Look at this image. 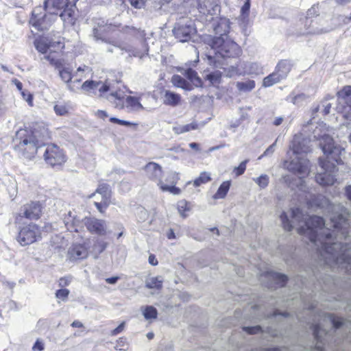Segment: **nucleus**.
<instances>
[{"instance_id": "nucleus-63", "label": "nucleus", "mask_w": 351, "mask_h": 351, "mask_svg": "<svg viewBox=\"0 0 351 351\" xmlns=\"http://www.w3.org/2000/svg\"><path fill=\"white\" fill-rule=\"evenodd\" d=\"M345 194L347 198L351 201V185H348L345 189Z\"/></svg>"}, {"instance_id": "nucleus-28", "label": "nucleus", "mask_w": 351, "mask_h": 351, "mask_svg": "<svg viewBox=\"0 0 351 351\" xmlns=\"http://www.w3.org/2000/svg\"><path fill=\"white\" fill-rule=\"evenodd\" d=\"M230 185L231 182L229 180L223 182L217 192L213 195V199H219L225 198L230 189Z\"/></svg>"}, {"instance_id": "nucleus-55", "label": "nucleus", "mask_w": 351, "mask_h": 351, "mask_svg": "<svg viewBox=\"0 0 351 351\" xmlns=\"http://www.w3.org/2000/svg\"><path fill=\"white\" fill-rule=\"evenodd\" d=\"M184 133L191 130L198 129V124L196 122H192L189 124L183 125Z\"/></svg>"}, {"instance_id": "nucleus-46", "label": "nucleus", "mask_w": 351, "mask_h": 351, "mask_svg": "<svg viewBox=\"0 0 351 351\" xmlns=\"http://www.w3.org/2000/svg\"><path fill=\"white\" fill-rule=\"evenodd\" d=\"M36 49L41 53H44V38L43 34L38 35L34 40Z\"/></svg>"}, {"instance_id": "nucleus-36", "label": "nucleus", "mask_w": 351, "mask_h": 351, "mask_svg": "<svg viewBox=\"0 0 351 351\" xmlns=\"http://www.w3.org/2000/svg\"><path fill=\"white\" fill-rule=\"evenodd\" d=\"M281 80H282L278 75V73L274 72L263 79V86L269 87Z\"/></svg>"}, {"instance_id": "nucleus-17", "label": "nucleus", "mask_w": 351, "mask_h": 351, "mask_svg": "<svg viewBox=\"0 0 351 351\" xmlns=\"http://www.w3.org/2000/svg\"><path fill=\"white\" fill-rule=\"evenodd\" d=\"M44 8L36 7L34 9L32 13V17L29 20V23L32 25L33 29L32 33L35 36L38 34V32H41L43 29L44 25V14L43 10Z\"/></svg>"}, {"instance_id": "nucleus-40", "label": "nucleus", "mask_w": 351, "mask_h": 351, "mask_svg": "<svg viewBox=\"0 0 351 351\" xmlns=\"http://www.w3.org/2000/svg\"><path fill=\"white\" fill-rule=\"evenodd\" d=\"M269 276L270 278L274 280L275 282L280 287L284 286L287 280V277L285 275L279 273L270 272L269 273Z\"/></svg>"}, {"instance_id": "nucleus-15", "label": "nucleus", "mask_w": 351, "mask_h": 351, "mask_svg": "<svg viewBox=\"0 0 351 351\" xmlns=\"http://www.w3.org/2000/svg\"><path fill=\"white\" fill-rule=\"evenodd\" d=\"M97 194L101 196L100 202H95L94 204L100 213H104L110 204L111 190L109 185L106 184H100L97 187L95 193H93L90 197Z\"/></svg>"}, {"instance_id": "nucleus-8", "label": "nucleus", "mask_w": 351, "mask_h": 351, "mask_svg": "<svg viewBox=\"0 0 351 351\" xmlns=\"http://www.w3.org/2000/svg\"><path fill=\"white\" fill-rule=\"evenodd\" d=\"M47 59L50 64L58 71L59 75L62 80L69 84L68 88L72 91H75L78 87H75L72 83L73 75L71 73L72 67L70 64L64 58L58 57L56 55H48Z\"/></svg>"}, {"instance_id": "nucleus-60", "label": "nucleus", "mask_w": 351, "mask_h": 351, "mask_svg": "<svg viewBox=\"0 0 351 351\" xmlns=\"http://www.w3.org/2000/svg\"><path fill=\"white\" fill-rule=\"evenodd\" d=\"M71 282V279L69 278H61L59 280V285L62 287H66Z\"/></svg>"}, {"instance_id": "nucleus-44", "label": "nucleus", "mask_w": 351, "mask_h": 351, "mask_svg": "<svg viewBox=\"0 0 351 351\" xmlns=\"http://www.w3.org/2000/svg\"><path fill=\"white\" fill-rule=\"evenodd\" d=\"M327 318L330 321V324L335 328H339L344 324V319L341 317H335L332 315H328Z\"/></svg>"}, {"instance_id": "nucleus-10", "label": "nucleus", "mask_w": 351, "mask_h": 351, "mask_svg": "<svg viewBox=\"0 0 351 351\" xmlns=\"http://www.w3.org/2000/svg\"><path fill=\"white\" fill-rule=\"evenodd\" d=\"M337 111L346 119L351 118V86H346L337 93Z\"/></svg>"}, {"instance_id": "nucleus-50", "label": "nucleus", "mask_w": 351, "mask_h": 351, "mask_svg": "<svg viewBox=\"0 0 351 351\" xmlns=\"http://www.w3.org/2000/svg\"><path fill=\"white\" fill-rule=\"evenodd\" d=\"M21 94L23 99H25L30 106H32V95L24 90L21 91Z\"/></svg>"}, {"instance_id": "nucleus-6", "label": "nucleus", "mask_w": 351, "mask_h": 351, "mask_svg": "<svg viewBox=\"0 0 351 351\" xmlns=\"http://www.w3.org/2000/svg\"><path fill=\"white\" fill-rule=\"evenodd\" d=\"M107 99L118 109H125L128 112H139L145 109L141 103V97L127 96L120 88H114L107 96Z\"/></svg>"}, {"instance_id": "nucleus-52", "label": "nucleus", "mask_w": 351, "mask_h": 351, "mask_svg": "<svg viewBox=\"0 0 351 351\" xmlns=\"http://www.w3.org/2000/svg\"><path fill=\"white\" fill-rule=\"evenodd\" d=\"M243 329L249 334H256L261 331V328L259 326L243 327Z\"/></svg>"}, {"instance_id": "nucleus-11", "label": "nucleus", "mask_w": 351, "mask_h": 351, "mask_svg": "<svg viewBox=\"0 0 351 351\" xmlns=\"http://www.w3.org/2000/svg\"><path fill=\"white\" fill-rule=\"evenodd\" d=\"M195 32L193 23L189 19H183L176 23L173 29L174 36L182 43L189 41Z\"/></svg>"}, {"instance_id": "nucleus-39", "label": "nucleus", "mask_w": 351, "mask_h": 351, "mask_svg": "<svg viewBox=\"0 0 351 351\" xmlns=\"http://www.w3.org/2000/svg\"><path fill=\"white\" fill-rule=\"evenodd\" d=\"M205 78L208 80L211 84L215 86L219 84L221 82V73L219 71H215L206 74Z\"/></svg>"}, {"instance_id": "nucleus-23", "label": "nucleus", "mask_w": 351, "mask_h": 351, "mask_svg": "<svg viewBox=\"0 0 351 351\" xmlns=\"http://www.w3.org/2000/svg\"><path fill=\"white\" fill-rule=\"evenodd\" d=\"M121 50H125L130 56L138 57L142 58L147 54L148 47L145 40L141 43V48L136 49L131 45L120 47Z\"/></svg>"}, {"instance_id": "nucleus-48", "label": "nucleus", "mask_w": 351, "mask_h": 351, "mask_svg": "<svg viewBox=\"0 0 351 351\" xmlns=\"http://www.w3.org/2000/svg\"><path fill=\"white\" fill-rule=\"evenodd\" d=\"M250 0H246L243 5L241 8V17L244 20L245 19L250 12Z\"/></svg>"}, {"instance_id": "nucleus-43", "label": "nucleus", "mask_w": 351, "mask_h": 351, "mask_svg": "<svg viewBox=\"0 0 351 351\" xmlns=\"http://www.w3.org/2000/svg\"><path fill=\"white\" fill-rule=\"evenodd\" d=\"M323 335H326V332L324 330L319 324L315 325L313 327V335L315 339L317 341V343H322L323 342Z\"/></svg>"}, {"instance_id": "nucleus-49", "label": "nucleus", "mask_w": 351, "mask_h": 351, "mask_svg": "<svg viewBox=\"0 0 351 351\" xmlns=\"http://www.w3.org/2000/svg\"><path fill=\"white\" fill-rule=\"evenodd\" d=\"M69 294V291L66 289H59L56 293L57 298L62 300V301H65L67 299Z\"/></svg>"}, {"instance_id": "nucleus-35", "label": "nucleus", "mask_w": 351, "mask_h": 351, "mask_svg": "<svg viewBox=\"0 0 351 351\" xmlns=\"http://www.w3.org/2000/svg\"><path fill=\"white\" fill-rule=\"evenodd\" d=\"M71 0H47L45 1V10L47 9V5L51 3L53 8L57 10H63L66 7L69 6V3L71 4Z\"/></svg>"}, {"instance_id": "nucleus-18", "label": "nucleus", "mask_w": 351, "mask_h": 351, "mask_svg": "<svg viewBox=\"0 0 351 351\" xmlns=\"http://www.w3.org/2000/svg\"><path fill=\"white\" fill-rule=\"evenodd\" d=\"M262 73V67L256 62H249L245 64L243 71L232 66L228 75L232 77L234 75H259Z\"/></svg>"}, {"instance_id": "nucleus-64", "label": "nucleus", "mask_w": 351, "mask_h": 351, "mask_svg": "<svg viewBox=\"0 0 351 351\" xmlns=\"http://www.w3.org/2000/svg\"><path fill=\"white\" fill-rule=\"evenodd\" d=\"M119 280V277L117 276H114V277H111V278H108L106 279V282H108V284H115Z\"/></svg>"}, {"instance_id": "nucleus-30", "label": "nucleus", "mask_w": 351, "mask_h": 351, "mask_svg": "<svg viewBox=\"0 0 351 351\" xmlns=\"http://www.w3.org/2000/svg\"><path fill=\"white\" fill-rule=\"evenodd\" d=\"M290 71L289 64L285 60L280 61L276 68L274 73H278V77L283 80L285 79Z\"/></svg>"}, {"instance_id": "nucleus-19", "label": "nucleus", "mask_w": 351, "mask_h": 351, "mask_svg": "<svg viewBox=\"0 0 351 351\" xmlns=\"http://www.w3.org/2000/svg\"><path fill=\"white\" fill-rule=\"evenodd\" d=\"M41 212V204L38 202H32L21 208L20 215L29 219H36L40 216Z\"/></svg>"}, {"instance_id": "nucleus-47", "label": "nucleus", "mask_w": 351, "mask_h": 351, "mask_svg": "<svg viewBox=\"0 0 351 351\" xmlns=\"http://www.w3.org/2000/svg\"><path fill=\"white\" fill-rule=\"evenodd\" d=\"M54 111L57 115L63 116L68 113V107L64 104H56L53 107Z\"/></svg>"}, {"instance_id": "nucleus-24", "label": "nucleus", "mask_w": 351, "mask_h": 351, "mask_svg": "<svg viewBox=\"0 0 351 351\" xmlns=\"http://www.w3.org/2000/svg\"><path fill=\"white\" fill-rule=\"evenodd\" d=\"M162 99L163 104L165 105L176 106L180 104L181 97L179 94H177L169 90H165L163 92Z\"/></svg>"}, {"instance_id": "nucleus-58", "label": "nucleus", "mask_w": 351, "mask_h": 351, "mask_svg": "<svg viewBox=\"0 0 351 351\" xmlns=\"http://www.w3.org/2000/svg\"><path fill=\"white\" fill-rule=\"evenodd\" d=\"M306 99V95L304 94H300L297 96H294L291 98V101L294 104H298L300 100H304Z\"/></svg>"}, {"instance_id": "nucleus-25", "label": "nucleus", "mask_w": 351, "mask_h": 351, "mask_svg": "<svg viewBox=\"0 0 351 351\" xmlns=\"http://www.w3.org/2000/svg\"><path fill=\"white\" fill-rule=\"evenodd\" d=\"M64 47V44L60 36L56 37L54 39H49L45 38V55L48 51H53L56 53L57 50H61Z\"/></svg>"}, {"instance_id": "nucleus-37", "label": "nucleus", "mask_w": 351, "mask_h": 351, "mask_svg": "<svg viewBox=\"0 0 351 351\" xmlns=\"http://www.w3.org/2000/svg\"><path fill=\"white\" fill-rule=\"evenodd\" d=\"M255 87V82L254 80H247L246 82H238L237 83V88L239 91L249 92L254 89Z\"/></svg>"}, {"instance_id": "nucleus-2", "label": "nucleus", "mask_w": 351, "mask_h": 351, "mask_svg": "<svg viewBox=\"0 0 351 351\" xmlns=\"http://www.w3.org/2000/svg\"><path fill=\"white\" fill-rule=\"evenodd\" d=\"M212 27L219 36H206L204 38L206 56L210 64L215 67L223 64L222 60L226 58L237 57L241 53L239 46L228 37L231 27V22L225 16H213Z\"/></svg>"}, {"instance_id": "nucleus-9", "label": "nucleus", "mask_w": 351, "mask_h": 351, "mask_svg": "<svg viewBox=\"0 0 351 351\" xmlns=\"http://www.w3.org/2000/svg\"><path fill=\"white\" fill-rule=\"evenodd\" d=\"M39 239H41V230L37 225L34 223L23 227L16 237L17 241L22 246L30 245Z\"/></svg>"}, {"instance_id": "nucleus-33", "label": "nucleus", "mask_w": 351, "mask_h": 351, "mask_svg": "<svg viewBox=\"0 0 351 351\" xmlns=\"http://www.w3.org/2000/svg\"><path fill=\"white\" fill-rule=\"evenodd\" d=\"M163 279L161 276L150 277L145 282L146 287L149 289H160L162 287Z\"/></svg>"}, {"instance_id": "nucleus-41", "label": "nucleus", "mask_w": 351, "mask_h": 351, "mask_svg": "<svg viewBox=\"0 0 351 351\" xmlns=\"http://www.w3.org/2000/svg\"><path fill=\"white\" fill-rule=\"evenodd\" d=\"M253 181L260 187V189H265L269 182V178L266 174H262L259 177L254 178Z\"/></svg>"}, {"instance_id": "nucleus-57", "label": "nucleus", "mask_w": 351, "mask_h": 351, "mask_svg": "<svg viewBox=\"0 0 351 351\" xmlns=\"http://www.w3.org/2000/svg\"><path fill=\"white\" fill-rule=\"evenodd\" d=\"M276 143L271 145L265 151V152L258 158V159H261L263 156H267L269 154H271L274 152V147H275Z\"/></svg>"}, {"instance_id": "nucleus-34", "label": "nucleus", "mask_w": 351, "mask_h": 351, "mask_svg": "<svg viewBox=\"0 0 351 351\" xmlns=\"http://www.w3.org/2000/svg\"><path fill=\"white\" fill-rule=\"evenodd\" d=\"M183 74L195 86H199L201 85V80L197 75V73L191 69H188L184 71Z\"/></svg>"}, {"instance_id": "nucleus-62", "label": "nucleus", "mask_w": 351, "mask_h": 351, "mask_svg": "<svg viewBox=\"0 0 351 351\" xmlns=\"http://www.w3.org/2000/svg\"><path fill=\"white\" fill-rule=\"evenodd\" d=\"M324 110L323 112L324 114H328L330 112L331 104L330 103H325L323 104Z\"/></svg>"}, {"instance_id": "nucleus-14", "label": "nucleus", "mask_w": 351, "mask_h": 351, "mask_svg": "<svg viewBox=\"0 0 351 351\" xmlns=\"http://www.w3.org/2000/svg\"><path fill=\"white\" fill-rule=\"evenodd\" d=\"M114 84L106 82L104 84L101 82H95L92 80H86L81 86V88L85 92L97 94V91H98L101 97H106V93L110 92V93H111L112 90H114Z\"/></svg>"}, {"instance_id": "nucleus-56", "label": "nucleus", "mask_w": 351, "mask_h": 351, "mask_svg": "<svg viewBox=\"0 0 351 351\" xmlns=\"http://www.w3.org/2000/svg\"><path fill=\"white\" fill-rule=\"evenodd\" d=\"M124 327H125V322H123L121 324H120L116 328H114L113 330H112L111 335H117L119 334L124 330Z\"/></svg>"}, {"instance_id": "nucleus-54", "label": "nucleus", "mask_w": 351, "mask_h": 351, "mask_svg": "<svg viewBox=\"0 0 351 351\" xmlns=\"http://www.w3.org/2000/svg\"><path fill=\"white\" fill-rule=\"evenodd\" d=\"M146 0H130L131 5L135 8L140 9L143 8L145 3Z\"/></svg>"}, {"instance_id": "nucleus-59", "label": "nucleus", "mask_w": 351, "mask_h": 351, "mask_svg": "<svg viewBox=\"0 0 351 351\" xmlns=\"http://www.w3.org/2000/svg\"><path fill=\"white\" fill-rule=\"evenodd\" d=\"M32 350L34 351H41L43 350V342L40 340H37L34 343Z\"/></svg>"}, {"instance_id": "nucleus-42", "label": "nucleus", "mask_w": 351, "mask_h": 351, "mask_svg": "<svg viewBox=\"0 0 351 351\" xmlns=\"http://www.w3.org/2000/svg\"><path fill=\"white\" fill-rule=\"evenodd\" d=\"M177 205L179 213L184 217L186 216V212H188L191 209L190 203L186 200L179 201Z\"/></svg>"}, {"instance_id": "nucleus-26", "label": "nucleus", "mask_w": 351, "mask_h": 351, "mask_svg": "<svg viewBox=\"0 0 351 351\" xmlns=\"http://www.w3.org/2000/svg\"><path fill=\"white\" fill-rule=\"evenodd\" d=\"M80 223L81 220L71 211H69L64 217V223L69 230L77 232V227Z\"/></svg>"}, {"instance_id": "nucleus-51", "label": "nucleus", "mask_w": 351, "mask_h": 351, "mask_svg": "<svg viewBox=\"0 0 351 351\" xmlns=\"http://www.w3.org/2000/svg\"><path fill=\"white\" fill-rule=\"evenodd\" d=\"M110 121L111 122H112V123H117V124H119V125H125V126H130V125H136L135 123H132L127 121L115 118V117H111L110 119Z\"/></svg>"}, {"instance_id": "nucleus-5", "label": "nucleus", "mask_w": 351, "mask_h": 351, "mask_svg": "<svg viewBox=\"0 0 351 351\" xmlns=\"http://www.w3.org/2000/svg\"><path fill=\"white\" fill-rule=\"evenodd\" d=\"M310 140L305 138L302 134H295L290 146L295 157L287 165L289 171L298 174L300 178L304 177L309 173V161L300 154L309 152Z\"/></svg>"}, {"instance_id": "nucleus-4", "label": "nucleus", "mask_w": 351, "mask_h": 351, "mask_svg": "<svg viewBox=\"0 0 351 351\" xmlns=\"http://www.w3.org/2000/svg\"><path fill=\"white\" fill-rule=\"evenodd\" d=\"M43 137L36 130L20 129L13 139L14 149L21 156L31 159L43 145Z\"/></svg>"}, {"instance_id": "nucleus-12", "label": "nucleus", "mask_w": 351, "mask_h": 351, "mask_svg": "<svg viewBox=\"0 0 351 351\" xmlns=\"http://www.w3.org/2000/svg\"><path fill=\"white\" fill-rule=\"evenodd\" d=\"M194 5L207 21L213 19V16L218 15L221 10L219 0H194Z\"/></svg>"}, {"instance_id": "nucleus-3", "label": "nucleus", "mask_w": 351, "mask_h": 351, "mask_svg": "<svg viewBox=\"0 0 351 351\" xmlns=\"http://www.w3.org/2000/svg\"><path fill=\"white\" fill-rule=\"evenodd\" d=\"M325 124H320L316 127L313 134L314 138L319 141V145L325 155L326 160L319 159V165L322 172L319 173L316 177V182L322 186H330L334 184L337 179L335 178V172L337 171V165L341 163V156L344 151L339 146L335 145L333 139L325 132L322 134V130L325 128Z\"/></svg>"}, {"instance_id": "nucleus-29", "label": "nucleus", "mask_w": 351, "mask_h": 351, "mask_svg": "<svg viewBox=\"0 0 351 351\" xmlns=\"http://www.w3.org/2000/svg\"><path fill=\"white\" fill-rule=\"evenodd\" d=\"M172 84L179 88H182L186 90L193 89V86L186 80L178 75H174L171 78Z\"/></svg>"}, {"instance_id": "nucleus-61", "label": "nucleus", "mask_w": 351, "mask_h": 351, "mask_svg": "<svg viewBox=\"0 0 351 351\" xmlns=\"http://www.w3.org/2000/svg\"><path fill=\"white\" fill-rule=\"evenodd\" d=\"M173 130L177 134L184 133L183 125L175 126L173 127Z\"/></svg>"}, {"instance_id": "nucleus-22", "label": "nucleus", "mask_w": 351, "mask_h": 351, "mask_svg": "<svg viewBox=\"0 0 351 351\" xmlns=\"http://www.w3.org/2000/svg\"><path fill=\"white\" fill-rule=\"evenodd\" d=\"M304 27V29H301L298 32V36L317 35L324 32L322 29L317 26V23L310 19H305Z\"/></svg>"}, {"instance_id": "nucleus-38", "label": "nucleus", "mask_w": 351, "mask_h": 351, "mask_svg": "<svg viewBox=\"0 0 351 351\" xmlns=\"http://www.w3.org/2000/svg\"><path fill=\"white\" fill-rule=\"evenodd\" d=\"M210 174L206 171L202 172L199 177L193 181V185L195 187L199 186L202 184H206L210 181Z\"/></svg>"}, {"instance_id": "nucleus-7", "label": "nucleus", "mask_w": 351, "mask_h": 351, "mask_svg": "<svg viewBox=\"0 0 351 351\" xmlns=\"http://www.w3.org/2000/svg\"><path fill=\"white\" fill-rule=\"evenodd\" d=\"M144 175L147 179L156 183L157 186L165 192H169L173 195L180 193V189L175 186V183L172 184H166L162 180L163 176L162 167L155 162H149L146 164L143 169Z\"/></svg>"}, {"instance_id": "nucleus-13", "label": "nucleus", "mask_w": 351, "mask_h": 351, "mask_svg": "<svg viewBox=\"0 0 351 351\" xmlns=\"http://www.w3.org/2000/svg\"><path fill=\"white\" fill-rule=\"evenodd\" d=\"M45 162L51 167L60 166L66 162L63 151L55 144H45Z\"/></svg>"}, {"instance_id": "nucleus-27", "label": "nucleus", "mask_w": 351, "mask_h": 351, "mask_svg": "<svg viewBox=\"0 0 351 351\" xmlns=\"http://www.w3.org/2000/svg\"><path fill=\"white\" fill-rule=\"evenodd\" d=\"M91 69L86 65H83L82 66H79L73 75V84L80 83L84 78H86L90 73Z\"/></svg>"}, {"instance_id": "nucleus-45", "label": "nucleus", "mask_w": 351, "mask_h": 351, "mask_svg": "<svg viewBox=\"0 0 351 351\" xmlns=\"http://www.w3.org/2000/svg\"><path fill=\"white\" fill-rule=\"evenodd\" d=\"M248 160H245L241 162L238 167H236L233 169V172L235 173L236 177L241 176L244 173Z\"/></svg>"}, {"instance_id": "nucleus-32", "label": "nucleus", "mask_w": 351, "mask_h": 351, "mask_svg": "<svg viewBox=\"0 0 351 351\" xmlns=\"http://www.w3.org/2000/svg\"><path fill=\"white\" fill-rule=\"evenodd\" d=\"M141 311L147 320L155 319L158 315V311L156 308L152 306H145L141 308Z\"/></svg>"}, {"instance_id": "nucleus-53", "label": "nucleus", "mask_w": 351, "mask_h": 351, "mask_svg": "<svg viewBox=\"0 0 351 351\" xmlns=\"http://www.w3.org/2000/svg\"><path fill=\"white\" fill-rule=\"evenodd\" d=\"M124 31L127 33H130V34H132L134 35L138 34L141 36H143L145 35L144 32L143 31H140L139 29H137L132 27H126L125 28Z\"/></svg>"}, {"instance_id": "nucleus-1", "label": "nucleus", "mask_w": 351, "mask_h": 351, "mask_svg": "<svg viewBox=\"0 0 351 351\" xmlns=\"http://www.w3.org/2000/svg\"><path fill=\"white\" fill-rule=\"evenodd\" d=\"M320 197L321 202L315 204L322 208L326 206V209L330 213V228L318 216L311 217L306 220V217L298 208L291 210V219L287 213L284 212L281 214L283 228L291 231L296 226L298 232L306 235L316 246L326 263H334L351 272V244L343 245L338 241H335L337 237L340 239L348 237V217L350 214L342 205L332 204L326 197Z\"/></svg>"}, {"instance_id": "nucleus-20", "label": "nucleus", "mask_w": 351, "mask_h": 351, "mask_svg": "<svg viewBox=\"0 0 351 351\" xmlns=\"http://www.w3.org/2000/svg\"><path fill=\"white\" fill-rule=\"evenodd\" d=\"M77 0H71V4L69 3V6L63 9L60 16L63 21L66 25H74L77 19V14L75 12V2Z\"/></svg>"}, {"instance_id": "nucleus-31", "label": "nucleus", "mask_w": 351, "mask_h": 351, "mask_svg": "<svg viewBox=\"0 0 351 351\" xmlns=\"http://www.w3.org/2000/svg\"><path fill=\"white\" fill-rule=\"evenodd\" d=\"M115 26L112 24L106 25H99L98 27H95L93 29V36L97 39L102 38L103 33H108L114 30Z\"/></svg>"}, {"instance_id": "nucleus-21", "label": "nucleus", "mask_w": 351, "mask_h": 351, "mask_svg": "<svg viewBox=\"0 0 351 351\" xmlns=\"http://www.w3.org/2000/svg\"><path fill=\"white\" fill-rule=\"evenodd\" d=\"M88 254V250L84 245L74 244L69 247L67 256L70 261H73L86 258Z\"/></svg>"}, {"instance_id": "nucleus-16", "label": "nucleus", "mask_w": 351, "mask_h": 351, "mask_svg": "<svg viewBox=\"0 0 351 351\" xmlns=\"http://www.w3.org/2000/svg\"><path fill=\"white\" fill-rule=\"evenodd\" d=\"M82 222L92 234L102 236L105 235L107 232V226L104 220L95 217H85L82 219Z\"/></svg>"}]
</instances>
